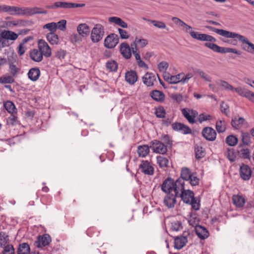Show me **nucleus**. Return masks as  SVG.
<instances>
[{
	"instance_id": "obj_59",
	"label": "nucleus",
	"mask_w": 254,
	"mask_h": 254,
	"mask_svg": "<svg viewBox=\"0 0 254 254\" xmlns=\"http://www.w3.org/2000/svg\"><path fill=\"white\" fill-rule=\"evenodd\" d=\"M197 73L199 75V76L204 80L206 81L210 82L211 81V77L207 74L206 73L203 72V71L198 69L197 70Z\"/></svg>"
},
{
	"instance_id": "obj_2",
	"label": "nucleus",
	"mask_w": 254,
	"mask_h": 254,
	"mask_svg": "<svg viewBox=\"0 0 254 254\" xmlns=\"http://www.w3.org/2000/svg\"><path fill=\"white\" fill-rule=\"evenodd\" d=\"M179 196L181 197L184 203L190 204L192 208L194 210L197 211L199 209V201L194 197V194L192 191L186 190L185 191H182V193L179 194Z\"/></svg>"
},
{
	"instance_id": "obj_48",
	"label": "nucleus",
	"mask_w": 254,
	"mask_h": 254,
	"mask_svg": "<svg viewBox=\"0 0 254 254\" xmlns=\"http://www.w3.org/2000/svg\"><path fill=\"white\" fill-rule=\"evenodd\" d=\"M155 113L157 117L164 118L166 115V111L163 106H159L156 109Z\"/></svg>"
},
{
	"instance_id": "obj_23",
	"label": "nucleus",
	"mask_w": 254,
	"mask_h": 254,
	"mask_svg": "<svg viewBox=\"0 0 254 254\" xmlns=\"http://www.w3.org/2000/svg\"><path fill=\"white\" fill-rule=\"evenodd\" d=\"M150 97L155 101L163 102L165 99V95L162 91L154 90L150 93Z\"/></svg>"
},
{
	"instance_id": "obj_52",
	"label": "nucleus",
	"mask_w": 254,
	"mask_h": 254,
	"mask_svg": "<svg viewBox=\"0 0 254 254\" xmlns=\"http://www.w3.org/2000/svg\"><path fill=\"white\" fill-rule=\"evenodd\" d=\"M70 42L74 44L79 43L82 41L81 35L79 34H73L70 36Z\"/></svg>"
},
{
	"instance_id": "obj_7",
	"label": "nucleus",
	"mask_w": 254,
	"mask_h": 254,
	"mask_svg": "<svg viewBox=\"0 0 254 254\" xmlns=\"http://www.w3.org/2000/svg\"><path fill=\"white\" fill-rule=\"evenodd\" d=\"M150 148L152 149L153 152L165 154L167 152V146L158 140L155 139L152 140L150 142Z\"/></svg>"
},
{
	"instance_id": "obj_54",
	"label": "nucleus",
	"mask_w": 254,
	"mask_h": 254,
	"mask_svg": "<svg viewBox=\"0 0 254 254\" xmlns=\"http://www.w3.org/2000/svg\"><path fill=\"white\" fill-rule=\"evenodd\" d=\"M220 85L223 88V89L230 91L234 90V88L228 82L224 80H220Z\"/></svg>"
},
{
	"instance_id": "obj_11",
	"label": "nucleus",
	"mask_w": 254,
	"mask_h": 254,
	"mask_svg": "<svg viewBox=\"0 0 254 254\" xmlns=\"http://www.w3.org/2000/svg\"><path fill=\"white\" fill-rule=\"evenodd\" d=\"M139 169L140 171L145 175L151 176L154 172V169L149 162L147 160L141 161L139 166Z\"/></svg>"
},
{
	"instance_id": "obj_41",
	"label": "nucleus",
	"mask_w": 254,
	"mask_h": 254,
	"mask_svg": "<svg viewBox=\"0 0 254 254\" xmlns=\"http://www.w3.org/2000/svg\"><path fill=\"white\" fill-rule=\"evenodd\" d=\"M239 148H241L238 150V153L240 154V156L244 159H250V151L248 148H242V145L239 146Z\"/></svg>"
},
{
	"instance_id": "obj_31",
	"label": "nucleus",
	"mask_w": 254,
	"mask_h": 254,
	"mask_svg": "<svg viewBox=\"0 0 254 254\" xmlns=\"http://www.w3.org/2000/svg\"><path fill=\"white\" fill-rule=\"evenodd\" d=\"M150 146L148 145H139L137 147V153L139 156L142 157H146L149 153Z\"/></svg>"
},
{
	"instance_id": "obj_10",
	"label": "nucleus",
	"mask_w": 254,
	"mask_h": 254,
	"mask_svg": "<svg viewBox=\"0 0 254 254\" xmlns=\"http://www.w3.org/2000/svg\"><path fill=\"white\" fill-rule=\"evenodd\" d=\"M11 15H28V7L7 6V11Z\"/></svg>"
},
{
	"instance_id": "obj_63",
	"label": "nucleus",
	"mask_w": 254,
	"mask_h": 254,
	"mask_svg": "<svg viewBox=\"0 0 254 254\" xmlns=\"http://www.w3.org/2000/svg\"><path fill=\"white\" fill-rule=\"evenodd\" d=\"M169 66V64L166 62H161L158 64V68L160 71H163L167 70Z\"/></svg>"
},
{
	"instance_id": "obj_51",
	"label": "nucleus",
	"mask_w": 254,
	"mask_h": 254,
	"mask_svg": "<svg viewBox=\"0 0 254 254\" xmlns=\"http://www.w3.org/2000/svg\"><path fill=\"white\" fill-rule=\"evenodd\" d=\"M8 236L3 232H0V246H5L6 244L8 243Z\"/></svg>"
},
{
	"instance_id": "obj_39",
	"label": "nucleus",
	"mask_w": 254,
	"mask_h": 254,
	"mask_svg": "<svg viewBox=\"0 0 254 254\" xmlns=\"http://www.w3.org/2000/svg\"><path fill=\"white\" fill-rule=\"evenodd\" d=\"M157 163L160 168H166L168 166L169 160L162 156L157 157Z\"/></svg>"
},
{
	"instance_id": "obj_58",
	"label": "nucleus",
	"mask_w": 254,
	"mask_h": 254,
	"mask_svg": "<svg viewBox=\"0 0 254 254\" xmlns=\"http://www.w3.org/2000/svg\"><path fill=\"white\" fill-rule=\"evenodd\" d=\"M211 119V116H210V115H206L204 114H201L197 117V120L200 123H201L203 121L210 120Z\"/></svg>"
},
{
	"instance_id": "obj_3",
	"label": "nucleus",
	"mask_w": 254,
	"mask_h": 254,
	"mask_svg": "<svg viewBox=\"0 0 254 254\" xmlns=\"http://www.w3.org/2000/svg\"><path fill=\"white\" fill-rule=\"evenodd\" d=\"M105 27L100 23L95 24L90 34V39L94 43H98L105 35Z\"/></svg>"
},
{
	"instance_id": "obj_47",
	"label": "nucleus",
	"mask_w": 254,
	"mask_h": 254,
	"mask_svg": "<svg viewBox=\"0 0 254 254\" xmlns=\"http://www.w3.org/2000/svg\"><path fill=\"white\" fill-rule=\"evenodd\" d=\"M183 229L182 222L179 221H174L171 223V229L174 231H178Z\"/></svg>"
},
{
	"instance_id": "obj_56",
	"label": "nucleus",
	"mask_w": 254,
	"mask_h": 254,
	"mask_svg": "<svg viewBox=\"0 0 254 254\" xmlns=\"http://www.w3.org/2000/svg\"><path fill=\"white\" fill-rule=\"evenodd\" d=\"M200 41L215 42L216 41V39L211 35L206 34H202Z\"/></svg>"
},
{
	"instance_id": "obj_12",
	"label": "nucleus",
	"mask_w": 254,
	"mask_h": 254,
	"mask_svg": "<svg viewBox=\"0 0 254 254\" xmlns=\"http://www.w3.org/2000/svg\"><path fill=\"white\" fill-rule=\"evenodd\" d=\"M202 136L207 140L213 141L216 137V132L212 127H204L201 132Z\"/></svg>"
},
{
	"instance_id": "obj_57",
	"label": "nucleus",
	"mask_w": 254,
	"mask_h": 254,
	"mask_svg": "<svg viewBox=\"0 0 254 254\" xmlns=\"http://www.w3.org/2000/svg\"><path fill=\"white\" fill-rule=\"evenodd\" d=\"M189 224L192 227H194L195 229L196 228V226H198V222L199 219L197 218L196 216H191L189 220Z\"/></svg>"
},
{
	"instance_id": "obj_14",
	"label": "nucleus",
	"mask_w": 254,
	"mask_h": 254,
	"mask_svg": "<svg viewBox=\"0 0 254 254\" xmlns=\"http://www.w3.org/2000/svg\"><path fill=\"white\" fill-rule=\"evenodd\" d=\"M174 130L180 131L184 134H191L192 130L188 126L181 123L175 122L172 125Z\"/></svg>"
},
{
	"instance_id": "obj_36",
	"label": "nucleus",
	"mask_w": 254,
	"mask_h": 254,
	"mask_svg": "<svg viewBox=\"0 0 254 254\" xmlns=\"http://www.w3.org/2000/svg\"><path fill=\"white\" fill-rule=\"evenodd\" d=\"M47 39L51 45H57L59 42L58 35L54 32H50L47 35Z\"/></svg>"
},
{
	"instance_id": "obj_38",
	"label": "nucleus",
	"mask_w": 254,
	"mask_h": 254,
	"mask_svg": "<svg viewBox=\"0 0 254 254\" xmlns=\"http://www.w3.org/2000/svg\"><path fill=\"white\" fill-rule=\"evenodd\" d=\"M237 154L238 151L236 152L233 148H228L225 153V155L229 160L231 162H234L236 160Z\"/></svg>"
},
{
	"instance_id": "obj_45",
	"label": "nucleus",
	"mask_w": 254,
	"mask_h": 254,
	"mask_svg": "<svg viewBox=\"0 0 254 254\" xmlns=\"http://www.w3.org/2000/svg\"><path fill=\"white\" fill-rule=\"evenodd\" d=\"M5 110L10 113H13L14 110L16 109L14 104L10 101H7L4 103L3 105Z\"/></svg>"
},
{
	"instance_id": "obj_33",
	"label": "nucleus",
	"mask_w": 254,
	"mask_h": 254,
	"mask_svg": "<svg viewBox=\"0 0 254 254\" xmlns=\"http://www.w3.org/2000/svg\"><path fill=\"white\" fill-rule=\"evenodd\" d=\"M183 73L178 74L176 75H172L168 76V78L165 77V80L170 84H176L180 82H182V76Z\"/></svg>"
},
{
	"instance_id": "obj_60",
	"label": "nucleus",
	"mask_w": 254,
	"mask_h": 254,
	"mask_svg": "<svg viewBox=\"0 0 254 254\" xmlns=\"http://www.w3.org/2000/svg\"><path fill=\"white\" fill-rule=\"evenodd\" d=\"M57 28L61 31H64L66 29V21L64 19L59 21L57 23Z\"/></svg>"
},
{
	"instance_id": "obj_37",
	"label": "nucleus",
	"mask_w": 254,
	"mask_h": 254,
	"mask_svg": "<svg viewBox=\"0 0 254 254\" xmlns=\"http://www.w3.org/2000/svg\"><path fill=\"white\" fill-rule=\"evenodd\" d=\"M48 13V11L46 10L43 9L41 7H28V15H33L36 14H46Z\"/></svg>"
},
{
	"instance_id": "obj_9",
	"label": "nucleus",
	"mask_w": 254,
	"mask_h": 254,
	"mask_svg": "<svg viewBox=\"0 0 254 254\" xmlns=\"http://www.w3.org/2000/svg\"><path fill=\"white\" fill-rule=\"evenodd\" d=\"M119 43V37L116 34H111L107 36L104 40V46L108 49H112L116 47Z\"/></svg>"
},
{
	"instance_id": "obj_42",
	"label": "nucleus",
	"mask_w": 254,
	"mask_h": 254,
	"mask_svg": "<svg viewBox=\"0 0 254 254\" xmlns=\"http://www.w3.org/2000/svg\"><path fill=\"white\" fill-rule=\"evenodd\" d=\"M216 128L218 132H224L226 129V124L224 121L219 120L216 123Z\"/></svg>"
},
{
	"instance_id": "obj_15",
	"label": "nucleus",
	"mask_w": 254,
	"mask_h": 254,
	"mask_svg": "<svg viewBox=\"0 0 254 254\" xmlns=\"http://www.w3.org/2000/svg\"><path fill=\"white\" fill-rule=\"evenodd\" d=\"M251 168L247 165L243 164L240 168V175L241 178L245 181L249 180L252 176Z\"/></svg>"
},
{
	"instance_id": "obj_62",
	"label": "nucleus",
	"mask_w": 254,
	"mask_h": 254,
	"mask_svg": "<svg viewBox=\"0 0 254 254\" xmlns=\"http://www.w3.org/2000/svg\"><path fill=\"white\" fill-rule=\"evenodd\" d=\"M65 54L66 53L64 50L60 49L55 53L54 57L59 59H64L65 56Z\"/></svg>"
},
{
	"instance_id": "obj_26",
	"label": "nucleus",
	"mask_w": 254,
	"mask_h": 254,
	"mask_svg": "<svg viewBox=\"0 0 254 254\" xmlns=\"http://www.w3.org/2000/svg\"><path fill=\"white\" fill-rule=\"evenodd\" d=\"M40 74L41 72L39 68L33 67L29 70L28 76L31 81H36L39 79Z\"/></svg>"
},
{
	"instance_id": "obj_29",
	"label": "nucleus",
	"mask_w": 254,
	"mask_h": 254,
	"mask_svg": "<svg viewBox=\"0 0 254 254\" xmlns=\"http://www.w3.org/2000/svg\"><path fill=\"white\" fill-rule=\"evenodd\" d=\"M246 121L242 117H235L232 118L231 125L235 129H239L244 124Z\"/></svg>"
},
{
	"instance_id": "obj_17",
	"label": "nucleus",
	"mask_w": 254,
	"mask_h": 254,
	"mask_svg": "<svg viewBox=\"0 0 254 254\" xmlns=\"http://www.w3.org/2000/svg\"><path fill=\"white\" fill-rule=\"evenodd\" d=\"M161 190L165 193H171L174 191V180L169 177L165 180L161 185Z\"/></svg>"
},
{
	"instance_id": "obj_40",
	"label": "nucleus",
	"mask_w": 254,
	"mask_h": 254,
	"mask_svg": "<svg viewBox=\"0 0 254 254\" xmlns=\"http://www.w3.org/2000/svg\"><path fill=\"white\" fill-rule=\"evenodd\" d=\"M234 90L237 93H238L240 96L245 97L248 99H249L250 97V94H251L252 93L251 91H249L246 89L242 88L241 87L234 88Z\"/></svg>"
},
{
	"instance_id": "obj_49",
	"label": "nucleus",
	"mask_w": 254,
	"mask_h": 254,
	"mask_svg": "<svg viewBox=\"0 0 254 254\" xmlns=\"http://www.w3.org/2000/svg\"><path fill=\"white\" fill-rule=\"evenodd\" d=\"M43 28V29H48L51 32L55 33L57 29V25L55 22H51L44 25Z\"/></svg>"
},
{
	"instance_id": "obj_43",
	"label": "nucleus",
	"mask_w": 254,
	"mask_h": 254,
	"mask_svg": "<svg viewBox=\"0 0 254 254\" xmlns=\"http://www.w3.org/2000/svg\"><path fill=\"white\" fill-rule=\"evenodd\" d=\"M195 154L197 159H200L205 156V151L204 149L199 146L195 147Z\"/></svg>"
},
{
	"instance_id": "obj_61",
	"label": "nucleus",
	"mask_w": 254,
	"mask_h": 254,
	"mask_svg": "<svg viewBox=\"0 0 254 254\" xmlns=\"http://www.w3.org/2000/svg\"><path fill=\"white\" fill-rule=\"evenodd\" d=\"M13 82L14 79L10 76L1 77L0 78V82L1 83H12Z\"/></svg>"
},
{
	"instance_id": "obj_1",
	"label": "nucleus",
	"mask_w": 254,
	"mask_h": 254,
	"mask_svg": "<svg viewBox=\"0 0 254 254\" xmlns=\"http://www.w3.org/2000/svg\"><path fill=\"white\" fill-rule=\"evenodd\" d=\"M205 27L217 34L227 38H236L243 44L242 49L248 53L254 54V44L250 42L248 38L238 33L230 32L223 29H219L210 26H206Z\"/></svg>"
},
{
	"instance_id": "obj_32",
	"label": "nucleus",
	"mask_w": 254,
	"mask_h": 254,
	"mask_svg": "<svg viewBox=\"0 0 254 254\" xmlns=\"http://www.w3.org/2000/svg\"><path fill=\"white\" fill-rule=\"evenodd\" d=\"M108 20L110 22L114 23L122 28H127V24L120 17L116 16L110 17L109 18Z\"/></svg>"
},
{
	"instance_id": "obj_18",
	"label": "nucleus",
	"mask_w": 254,
	"mask_h": 254,
	"mask_svg": "<svg viewBox=\"0 0 254 254\" xmlns=\"http://www.w3.org/2000/svg\"><path fill=\"white\" fill-rule=\"evenodd\" d=\"M51 241V238L49 235L44 234L39 236L37 240L35 242L36 246L38 248H42L49 244Z\"/></svg>"
},
{
	"instance_id": "obj_50",
	"label": "nucleus",
	"mask_w": 254,
	"mask_h": 254,
	"mask_svg": "<svg viewBox=\"0 0 254 254\" xmlns=\"http://www.w3.org/2000/svg\"><path fill=\"white\" fill-rule=\"evenodd\" d=\"M7 124L11 126H15L19 124L18 118L13 114H11L7 120Z\"/></svg>"
},
{
	"instance_id": "obj_35",
	"label": "nucleus",
	"mask_w": 254,
	"mask_h": 254,
	"mask_svg": "<svg viewBox=\"0 0 254 254\" xmlns=\"http://www.w3.org/2000/svg\"><path fill=\"white\" fill-rule=\"evenodd\" d=\"M30 246L26 243L19 244L17 250V254H30Z\"/></svg>"
},
{
	"instance_id": "obj_20",
	"label": "nucleus",
	"mask_w": 254,
	"mask_h": 254,
	"mask_svg": "<svg viewBox=\"0 0 254 254\" xmlns=\"http://www.w3.org/2000/svg\"><path fill=\"white\" fill-rule=\"evenodd\" d=\"M17 38L18 35L11 31L3 30L0 33V41H1V39L14 41Z\"/></svg>"
},
{
	"instance_id": "obj_19",
	"label": "nucleus",
	"mask_w": 254,
	"mask_h": 254,
	"mask_svg": "<svg viewBox=\"0 0 254 254\" xmlns=\"http://www.w3.org/2000/svg\"><path fill=\"white\" fill-rule=\"evenodd\" d=\"M185 181L182 179H178L176 182L174 181V192L176 195L180 194V192L185 191Z\"/></svg>"
},
{
	"instance_id": "obj_6",
	"label": "nucleus",
	"mask_w": 254,
	"mask_h": 254,
	"mask_svg": "<svg viewBox=\"0 0 254 254\" xmlns=\"http://www.w3.org/2000/svg\"><path fill=\"white\" fill-rule=\"evenodd\" d=\"M185 181H190V183L192 186H195L199 184V179L192 174L190 170L187 167L183 168L181 171V177Z\"/></svg>"
},
{
	"instance_id": "obj_30",
	"label": "nucleus",
	"mask_w": 254,
	"mask_h": 254,
	"mask_svg": "<svg viewBox=\"0 0 254 254\" xmlns=\"http://www.w3.org/2000/svg\"><path fill=\"white\" fill-rule=\"evenodd\" d=\"M30 58L34 61L40 62L43 59V55L39 50L33 49L30 53Z\"/></svg>"
},
{
	"instance_id": "obj_21",
	"label": "nucleus",
	"mask_w": 254,
	"mask_h": 254,
	"mask_svg": "<svg viewBox=\"0 0 254 254\" xmlns=\"http://www.w3.org/2000/svg\"><path fill=\"white\" fill-rule=\"evenodd\" d=\"M188 242L187 238L184 236H180L174 238V248L178 250L183 248Z\"/></svg>"
},
{
	"instance_id": "obj_25",
	"label": "nucleus",
	"mask_w": 254,
	"mask_h": 254,
	"mask_svg": "<svg viewBox=\"0 0 254 254\" xmlns=\"http://www.w3.org/2000/svg\"><path fill=\"white\" fill-rule=\"evenodd\" d=\"M143 82L147 86H151L153 85L154 82L156 81L155 75L152 73L147 72L142 77Z\"/></svg>"
},
{
	"instance_id": "obj_4",
	"label": "nucleus",
	"mask_w": 254,
	"mask_h": 254,
	"mask_svg": "<svg viewBox=\"0 0 254 254\" xmlns=\"http://www.w3.org/2000/svg\"><path fill=\"white\" fill-rule=\"evenodd\" d=\"M204 45L206 47L209 48L212 51L221 54H225L227 53H233L235 54L241 55L242 52L236 49L231 48L221 47L214 43H205Z\"/></svg>"
},
{
	"instance_id": "obj_28",
	"label": "nucleus",
	"mask_w": 254,
	"mask_h": 254,
	"mask_svg": "<svg viewBox=\"0 0 254 254\" xmlns=\"http://www.w3.org/2000/svg\"><path fill=\"white\" fill-rule=\"evenodd\" d=\"M125 78L127 82L133 84L137 80V75L135 71L131 70L126 73Z\"/></svg>"
},
{
	"instance_id": "obj_55",
	"label": "nucleus",
	"mask_w": 254,
	"mask_h": 254,
	"mask_svg": "<svg viewBox=\"0 0 254 254\" xmlns=\"http://www.w3.org/2000/svg\"><path fill=\"white\" fill-rule=\"evenodd\" d=\"M150 22L157 28L160 29H165L166 28V25L164 22L153 20L150 21Z\"/></svg>"
},
{
	"instance_id": "obj_34",
	"label": "nucleus",
	"mask_w": 254,
	"mask_h": 254,
	"mask_svg": "<svg viewBox=\"0 0 254 254\" xmlns=\"http://www.w3.org/2000/svg\"><path fill=\"white\" fill-rule=\"evenodd\" d=\"M233 203L237 207H242L245 203V199L242 196L235 195L233 196Z\"/></svg>"
},
{
	"instance_id": "obj_44",
	"label": "nucleus",
	"mask_w": 254,
	"mask_h": 254,
	"mask_svg": "<svg viewBox=\"0 0 254 254\" xmlns=\"http://www.w3.org/2000/svg\"><path fill=\"white\" fill-rule=\"evenodd\" d=\"M238 141L237 137L234 135H228L226 138V142L231 146L236 145L238 143Z\"/></svg>"
},
{
	"instance_id": "obj_46",
	"label": "nucleus",
	"mask_w": 254,
	"mask_h": 254,
	"mask_svg": "<svg viewBox=\"0 0 254 254\" xmlns=\"http://www.w3.org/2000/svg\"><path fill=\"white\" fill-rule=\"evenodd\" d=\"M106 67L112 71H115L118 68V64L115 61H110L106 63Z\"/></svg>"
},
{
	"instance_id": "obj_16",
	"label": "nucleus",
	"mask_w": 254,
	"mask_h": 254,
	"mask_svg": "<svg viewBox=\"0 0 254 254\" xmlns=\"http://www.w3.org/2000/svg\"><path fill=\"white\" fill-rule=\"evenodd\" d=\"M176 197H179L178 195H176V194L172 193H168L164 199V204L169 208H173L176 203Z\"/></svg>"
},
{
	"instance_id": "obj_13",
	"label": "nucleus",
	"mask_w": 254,
	"mask_h": 254,
	"mask_svg": "<svg viewBox=\"0 0 254 254\" xmlns=\"http://www.w3.org/2000/svg\"><path fill=\"white\" fill-rule=\"evenodd\" d=\"M38 49L41 52L43 56L50 57L52 55V50L47 43L43 39L38 41Z\"/></svg>"
},
{
	"instance_id": "obj_5",
	"label": "nucleus",
	"mask_w": 254,
	"mask_h": 254,
	"mask_svg": "<svg viewBox=\"0 0 254 254\" xmlns=\"http://www.w3.org/2000/svg\"><path fill=\"white\" fill-rule=\"evenodd\" d=\"M85 6L84 3H75L64 1H57L52 5H47L46 7L48 9H57L59 8L64 9L82 7Z\"/></svg>"
},
{
	"instance_id": "obj_22",
	"label": "nucleus",
	"mask_w": 254,
	"mask_h": 254,
	"mask_svg": "<svg viewBox=\"0 0 254 254\" xmlns=\"http://www.w3.org/2000/svg\"><path fill=\"white\" fill-rule=\"evenodd\" d=\"M120 51L123 56L126 59H128L131 57V50L127 43L124 42L120 45Z\"/></svg>"
},
{
	"instance_id": "obj_24",
	"label": "nucleus",
	"mask_w": 254,
	"mask_h": 254,
	"mask_svg": "<svg viewBox=\"0 0 254 254\" xmlns=\"http://www.w3.org/2000/svg\"><path fill=\"white\" fill-rule=\"evenodd\" d=\"M195 231L197 236L202 240L206 239L209 236V234L208 230L201 225L196 226Z\"/></svg>"
},
{
	"instance_id": "obj_8",
	"label": "nucleus",
	"mask_w": 254,
	"mask_h": 254,
	"mask_svg": "<svg viewBox=\"0 0 254 254\" xmlns=\"http://www.w3.org/2000/svg\"><path fill=\"white\" fill-rule=\"evenodd\" d=\"M182 114L190 124L196 122L195 118L198 116V112L194 110L183 108L181 110Z\"/></svg>"
},
{
	"instance_id": "obj_64",
	"label": "nucleus",
	"mask_w": 254,
	"mask_h": 254,
	"mask_svg": "<svg viewBox=\"0 0 254 254\" xmlns=\"http://www.w3.org/2000/svg\"><path fill=\"white\" fill-rule=\"evenodd\" d=\"M9 67L10 73L13 76L16 75L19 72V68L17 67L14 64H10Z\"/></svg>"
},
{
	"instance_id": "obj_53",
	"label": "nucleus",
	"mask_w": 254,
	"mask_h": 254,
	"mask_svg": "<svg viewBox=\"0 0 254 254\" xmlns=\"http://www.w3.org/2000/svg\"><path fill=\"white\" fill-rule=\"evenodd\" d=\"M2 254H15L14 249L12 245H7L4 247Z\"/></svg>"
},
{
	"instance_id": "obj_27",
	"label": "nucleus",
	"mask_w": 254,
	"mask_h": 254,
	"mask_svg": "<svg viewBox=\"0 0 254 254\" xmlns=\"http://www.w3.org/2000/svg\"><path fill=\"white\" fill-rule=\"evenodd\" d=\"M78 34L82 37L86 36L90 33V28L86 23H81L77 27Z\"/></svg>"
}]
</instances>
